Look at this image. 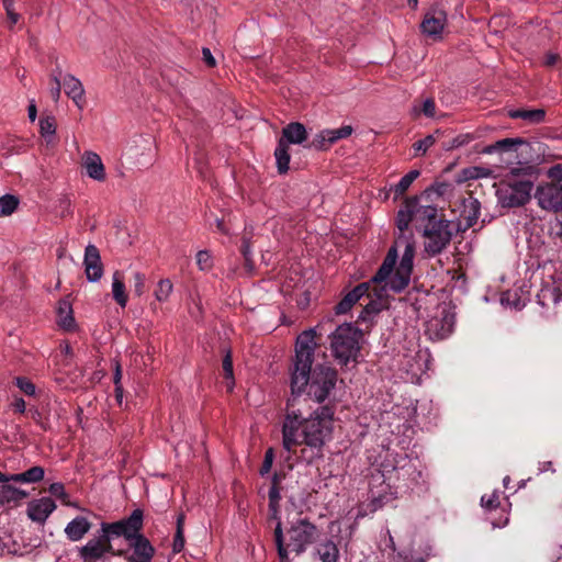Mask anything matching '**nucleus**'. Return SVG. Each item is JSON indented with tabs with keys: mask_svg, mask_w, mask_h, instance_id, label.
<instances>
[{
	"mask_svg": "<svg viewBox=\"0 0 562 562\" xmlns=\"http://www.w3.org/2000/svg\"><path fill=\"white\" fill-rule=\"evenodd\" d=\"M307 139V131L302 123H289L282 130V135L279 143H283L289 147L290 144L301 145Z\"/></svg>",
	"mask_w": 562,
	"mask_h": 562,
	"instance_id": "nucleus-23",
	"label": "nucleus"
},
{
	"mask_svg": "<svg viewBox=\"0 0 562 562\" xmlns=\"http://www.w3.org/2000/svg\"><path fill=\"white\" fill-rule=\"evenodd\" d=\"M524 140L521 138H504L497 140L496 143L486 146L482 153L483 154H492L498 150H509L517 145H521Z\"/></svg>",
	"mask_w": 562,
	"mask_h": 562,
	"instance_id": "nucleus-36",
	"label": "nucleus"
},
{
	"mask_svg": "<svg viewBox=\"0 0 562 562\" xmlns=\"http://www.w3.org/2000/svg\"><path fill=\"white\" fill-rule=\"evenodd\" d=\"M296 397L288 402V413L282 425V445L291 452L294 447L304 446L301 458L313 463L324 457V447L331 439L335 409L330 405L315 408L308 417L294 409Z\"/></svg>",
	"mask_w": 562,
	"mask_h": 562,
	"instance_id": "nucleus-1",
	"label": "nucleus"
},
{
	"mask_svg": "<svg viewBox=\"0 0 562 562\" xmlns=\"http://www.w3.org/2000/svg\"><path fill=\"white\" fill-rule=\"evenodd\" d=\"M85 273L90 282L99 281L103 276V265L99 249L89 244L85 249L83 258Z\"/></svg>",
	"mask_w": 562,
	"mask_h": 562,
	"instance_id": "nucleus-15",
	"label": "nucleus"
},
{
	"mask_svg": "<svg viewBox=\"0 0 562 562\" xmlns=\"http://www.w3.org/2000/svg\"><path fill=\"white\" fill-rule=\"evenodd\" d=\"M58 325L64 329H71L75 325V318L72 316V307L68 300H60L57 307Z\"/></svg>",
	"mask_w": 562,
	"mask_h": 562,
	"instance_id": "nucleus-26",
	"label": "nucleus"
},
{
	"mask_svg": "<svg viewBox=\"0 0 562 562\" xmlns=\"http://www.w3.org/2000/svg\"><path fill=\"white\" fill-rule=\"evenodd\" d=\"M44 468L36 465L26 470L25 472L10 475V481L21 483H36L44 479Z\"/></svg>",
	"mask_w": 562,
	"mask_h": 562,
	"instance_id": "nucleus-31",
	"label": "nucleus"
},
{
	"mask_svg": "<svg viewBox=\"0 0 562 562\" xmlns=\"http://www.w3.org/2000/svg\"><path fill=\"white\" fill-rule=\"evenodd\" d=\"M63 87L67 97H69L78 109L82 110L86 103L85 88L81 81L71 74H67L63 78Z\"/></svg>",
	"mask_w": 562,
	"mask_h": 562,
	"instance_id": "nucleus-21",
	"label": "nucleus"
},
{
	"mask_svg": "<svg viewBox=\"0 0 562 562\" xmlns=\"http://www.w3.org/2000/svg\"><path fill=\"white\" fill-rule=\"evenodd\" d=\"M101 531L104 539L111 542L112 537H124L123 526L121 520L115 522H103L101 525Z\"/></svg>",
	"mask_w": 562,
	"mask_h": 562,
	"instance_id": "nucleus-41",
	"label": "nucleus"
},
{
	"mask_svg": "<svg viewBox=\"0 0 562 562\" xmlns=\"http://www.w3.org/2000/svg\"><path fill=\"white\" fill-rule=\"evenodd\" d=\"M353 132L351 125H344L336 130H323L306 146L316 150H327L333 144L339 139L349 137Z\"/></svg>",
	"mask_w": 562,
	"mask_h": 562,
	"instance_id": "nucleus-10",
	"label": "nucleus"
},
{
	"mask_svg": "<svg viewBox=\"0 0 562 562\" xmlns=\"http://www.w3.org/2000/svg\"><path fill=\"white\" fill-rule=\"evenodd\" d=\"M55 508L56 504L50 497H42L29 504L27 516L33 521L44 524Z\"/></svg>",
	"mask_w": 562,
	"mask_h": 562,
	"instance_id": "nucleus-17",
	"label": "nucleus"
},
{
	"mask_svg": "<svg viewBox=\"0 0 562 562\" xmlns=\"http://www.w3.org/2000/svg\"><path fill=\"white\" fill-rule=\"evenodd\" d=\"M282 480H283V475L279 474V473H274L272 475V479H271V486L270 487L280 486Z\"/></svg>",
	"mask_w": 562,
	"mask_h": 562,
	"instance_id": "nucleus-64",
	"label": "nucleus"
},
{
	"mask_svg": "<svg viewBox=\"0 0 562 562\" xmlns=\"http://www.w3.org/2000/svg\"><path fill=\"white\" fill-rule=\"evenodd\" d=\"M2 3L9 21V29H12L20 21L21 15L15 10L14 0H2Z\"/></svg>",
	"mask_w": 562,
	"mask_h": 562,
	"instance_id": "nucleus-44",
	"label": "nucleus"
},
{
	"mask_svg": "<svg viewBox=\"0 0 562 562\" xmlns=\"http://www.w3.org/2000/svg\"><path fill=\"white\" fill-rule=\"evenodd\" d=\"M143 519L144 514L139 508L134 509L127 518L121 519L124 538L127 540V542H132L139 536H144L140 533L143 528Z\"/></svg>",
	"mask_w": 562,
	"mask_h": 562,
	"instance_id": "nucleus-22",
	"label": "nucleus"
},
{
	"mask_svg": "<svg viewBox=\"0 0 562 562\" xmlns=\"http://www.w3.org/2000/svg\"><path fill=\"white\" fill-rule=\"evenodd\" d=\"M493 171L486 167L472 166L462 170L464 180H474L491 177Z\"/></svg>",
	"mask_w": 562,
	"mask_h": 562,
	"instance_id": "nucleus-40",
	"label": "nucleus"
},
{
	"mask_svg": "<svg viewBox=\"0 0 562 562\" xmlns=\"http://www.w3.org/2000/svg\"><path fill=\"white\" fill-rule=\"evenodd\" d=\"M317 554L322 562H337L339 551L331 540H327L318 546Z\"/></svg>",
	"mask_w": 562,
	"mask_h": 562,
	"instance_id": "nucleus-34",
	"label": "nucleus"
},
{
	"mask_svg": "<svg viewBox=\"0 0 562 562\" xmlns=\"http://www.w3.org/2000/svg\"><path fill=\"white\" fill-rule=\"evenodd\" d=\"M40 132L41 135L46 138L47 143L50 142L52 137H54L56 133V124L54 117H44L40 121Z\"/></svg>",
	"mask_w": 562,
	"mask_h": 562,
	"instance_id": "nucleus-42",
	"label": "nucleus"
},
{
	"mask_svg": "<svg viewBox=\"0 0 562 562\" xmlns=\"http://www.w3.org/2000/svg\"><path fill=\"white\" fill-rule=\"evenodd\" d=\"M456 325V312L450 304L438 305L425 324V334L431 340H442L451 335Z\"/></svg>",
	"mask_w": 562,
	"mask_h": 562,
	"instance_id": "nucleus-5",
	"label": "nucleus"
},
{
	"mask_svg": "<svg viewBox=\"0 0 562 562\" xmlns=\"http://www.w3.org/2000/svg\"><path fill=\"white\" fill-rule=\"evenodd\" d=\"M423 113L428 116L432 117L436 113V104L432 99H426L423 104Z\"/></svg>",
	"mask_w": 562,
	"mask_h": 562,
	"instance_id": "nucleus-55",
	"label": "nucleus"
},
{
	"mask_svg": "<svg viewBox=\"0 0 562 562\" xmlns=\"http://www.w3.org/2000/svg\"><path fill=\"white\" fill-rule=\"evenodd\" d=\"M402 245L404 246V252L402 257L414 260L415 246L414 243L411 241L409 237L401 235L396 240V246Z\"/></svg>",
	"mask_w": 562,
	"mask_h": 562,
	"instance_id": "nucleus-45",
	"label": "nucleus"
},
{
	"mask_svg": "<svg viewBox=\"0 0 562 562\" xmlns=\"http://www.w3.org/2000/svg\"><path fill=\"white\" fill-rule=\"evenodd\" d=\"M27 497V493L12 485L3 484L0 486V504L19 503Z\"/></svg>",
	"mask_w": 562,
	"mask_h": 562,
	"instance_id": "nucleus-29",
	"label": "nucleus"
},
{
	"mask_svg": "<svg viewBox=\"0 0 562 562\" xmlns=\"http://www.w3.org/2000/svg\"><path fill=\"white\" fill-rule=\"evenodd\" d=\"M412 270L413 260L402 257L398 267L395 269V272L390 281L386 282L384 289L390 288L393 292L396 293L403 291L409 283Z\"/></svg>",
	"mask_w": 562,
	"mask_h": 562,
	"instance_id": "nucleus-16",
	"label": "nucleus"
},
{
	"mask_svg": "<svg viewBox=\"0 0 562 562\" xmlns=\"http://www.w3.org/2000/svg\"><path fill=\"white\" fill-rule=\"evenodd\" d=\"M134 278V294L142 296L145 292V276L140 272H135Z\"/></svg>",
	"mask_w": 562,
	"mask_h": 562,
	"instance_id": "nucleus-52",
	"label": "nucleus"
},
{
	"mask_svg": "<svg viewBox=\"0 0 562 562\" xmlns=\"http://www.w3.org/2000/svg\"><path fill=\"white\" fill-rule=\"evenodd\" d=\"M374 295L378 297L376 300L372 299L371 295L369 296V302L364 305V308L362 310L361 314L359 315V318L362 321L369 319L372 315L378 314L382 308L384 307V303L382 299L386 296V292L380 297L378 293L380 292V288L374 286L373 289Z\"/></svg>",
	"mask_w": 562,
	"mask_h": 562,
	"instance_id": "nucleus-28",
	"label": "nucleus"
},
{
	"mask_svg": "<svg viewBox=\"0 0 562 562\" xmlns=\"http://www.w3.org/2000/svg\"><path fill=\"white\" fill-rule=\"evenodd\" d=\"M122 380V368L121 364L116 361L114 367V375H113V382L114 386L121 385Z\"/></svg>",
	"mask_w": 562,
	"mask_h": 562,
	"instance_id": "nucleus-60",
	"label": "nucleus"
},
{
	"mask_svg": "<svg viewBox=\"0 0 562 562\" xmlns=\"http://www.w3.org/2000/svg\"><path fill=\"white\" fill-rule=\"evenodd\" d=\"M273 459H274L273 449L269 448L265 453V459H263L262 465L259 471L261 475H266L270 472L272 464H273Z\"/></svg>",
	"mask_w": 562,
	"mask_h": 562,
	"instance_id": "nucleus-51",
	"label": "nucleus"
},
{
	"mask_svg": "<svg viewBox=\"0 0 562 562\" xmlns=\"http://www.w3.org/2000/svg\"><path fill=\"white\" fill-rule=\"evenodd\" d=\"M531 167L513 168L496 187L497 202L503 207H519L525 205L531 198L533 188L532 181L520 178V175H528Z\"/></svg>",
	"mask_w": 562,
	"mask_h": 562,
	"instance_id": "nucleus-3",
	"label": "nucleus"
},
{
	"mask_svg": "<svg viewBox=\"0 0 562 562\" xmlns=\"http://www.w3.org/2000/svg\"><path fill=\"white\" fill-rule=\"evenodd\" d=\"M548 177L557 182L562 181V164H555L548 169Z\"/></svg>",
	"mask_w": 562,
	"mask_h": 562,
	"instance_id": "nucleus-54",
	"label": "nucleus"
},
{
	"mask_svg": "<svg viewBox=\"0 0 562 562\" xmlns=\"http://www.w3.org/2000/svg\"><path fill=\"white\" fill-rule=\"evenodd\" d=\"M11 405L15 412H19V413L25 412V401L22 397H16Z\"/></svg>",
	"mask_w": 562,
	"mask_h": 562,
	"instance_id": "nucleus-61",
	"label": "nucleus"
},
{
	"mask_svg": "<svg viewBox=\"0 0 562 562\" xmlns=\"http://www.w3.org/2000/svg\"><path fill=\"white\" fill-rule=\"evenodd\" d=\"M16 386L26 395L32 396L35 394V385L26 378H16L15 379Z\"/></svg>",
	"mask_w": 562,
	"mask_h": 562,
	"instance_id": "nucleus-50",
	"label": "nucleus"
},
{
	"mask_svg": "<svg viewBox=\"0 0 562 562\" xmlns=\"http://www.w3.org/2000/svg\"><path fill=\"white\" fill-rule=\"evenodd\" d=\"M538 206L547 212L562 211V184L559 182L540 183L533 194Z\"/></svg>",
	"mask_w": 562,
	"mask_h": 562,
	"instance_id": "nucleus-8",
	"label": "nucleus"
},
{
	"mask_svg": "<svg viewBox=\"0 0 562 562\" xmlns=\"http://www.w3.org/2000/svg\"><path fill=\"white\" fill-rule=\"evenodd\" d=\"M183 526H184V515L179 514L177 517V530H176L173 544H172L173 553H179L184 548Z\"/></svg>",
	"mask_w": 562,
	"mask_h": 562,
	"instance_id": "nucleus-38",
	"label": "nucleus"
},
{
	"mask_svg": "<svg viewBox=\"0 0 562 562\" xmlns=\"http://www.w3.org/2000/svg\"><path fill=\"white\" fill-rule=\"evenodd\" d=\"M50 80L53 83L49 89L50 97L54 102H58L61 94L63 79L60 80L57 75H52Z\"/></svg>",
	"mask_w": 562,
	"mask_h": 562,
	"instance_id": "nucleus-49",
	"label": "nucleus"
},
{
	"mask_svg": "<svg viewBox=\"0 0 562 562\" xmlns=\"http://www.w3.org/2000/svg\"><path fill=\"white\" fill-rule=\"evenodd\" d=\"M560 55L557 53L548 52L544 55L543 65L547 67H553L560 61Z\"/></svg>",
	"mask_w": 562,
	"mask_h": 562,
	"instance_id": "nucleus-56",
	"label": "nucleus"
},
{
	"mask_svg": "<svg viewBox=\"0 0 562 562\" xmlns=\"http://www.w3.org/2000/svg\"><path fill=\"white\" fill-rule=\"evenodd\" d=\"M362 333L351 324L339 325L329 336L333 356L340 364L356 360L360 351Z\"/></svg>",
	"mask_w": 562,
	"mask_h": 562,
	"instance_id": "nucleus-4",
	"label": "nucleus"
},
{
	"mask_svg": "<svg viewBox=\"0 0 562 562\" xmlns=\"http://www.w3.org/2000/svg\"><path fill=\"white\" fill-rule=\"evenodd\" d=\"M202 55H203V61L209 66V67H215L216 66V60L214 58V56L212 55L210 48L207 47H204L202 49Z\"/></svg>",
	"mask_w": 562,
	"mask_h": 562,
	"instance_id": "nucleus-57",
	"label": "nucleus"
},
{
	"mask_svg": "<svg viewBox=\"0 0 562 562\" xmlns=\"http://www.w3.org/2000/svg\"><path fill=\"white\" fill-rule=\"evenodd\" d=\"M49 493L58 498H60L64 504L68 505L69 503L66 501L68 494L65 491V487L61 483H53L48 488Z\"/></svg>",
	"mask_w": 562,
	"mask_h": 562,
	"instance_id": "nucleus-53",
	"label": "nucleus"
},
{
	"mask_svg": "<svg viewBox=\"0 0 562 562\" xmlns=\"http://www.w3.org/2000/svg\"><path fill=\"white\" fill-rule=\"evenodd\" d=\"M499 494L497 492H493L490 495H483L481 497V505L483 508L487 510L496 509L499 506Z\"/></svg>",
	"mask_w": 562,
	"mask_h": 562,
	"instance_id": "nucleus-46",
	"label": "nucleus"
},
{
	"mask_svg": "<svg viewBox=\"0 0 562 562\" xmlns=\"http://www.w3.org/2000/svg\"><path fill=\"white\" fill-rule=\"evenodd\" d=\"M409 205L413 207V218H415V225L419 226H431L434 222H438L437 213L438 210L434 205H420L417 198L409 199Z\"/></svg>",
	"mask_w": 562,
	"mask_h": 562,
	"instance_id": "nucleus-18",
	"label": "nucleus"
},
{
	"mask_svg": "<svg viewBox=\"0 0 562 562\" xmlns=\"http://www.w3.org/2000/svg\"><path fill=\"white\" fill-rule=\"evenodd\" d=\"M196 265L203 271H207L212 268V256L206 250H200L196 254Z\"/></svg>",
	"mask_w": 562,
	"mask_h": 562,
	"instance_id": "nucleus-48",
	"label": "nucleus"
},
{
	"mask_svg": "<svg viewBox=\"0 0 562 562\" xmlns=\"http://www.w3.org/2000/svg\"><path fill=\"white\" fill-rule=\"evenodd\" d=\"M436 139L432 135H428L425 138L414 143L413 148L416 151V156L424 155L434 144Z\"/></svg>",
	"mask_w": 562,
	"mask_h": 562,
	"instance_id": "nucleus-47",
	"label": "nucleus"
},
{
	"mask_svg": "<svg viewBox=\"0 0 562 562\" xmlns=\"http://www.w3.org/2000/svg\"><path fill=\"white\" fill-rule=\"evenodd\" d=\"M106 553L116 554L108 539L101 535L98 538L90 539L79 549V557L83 562H98Z\"/></svg>",
	"mask_w": 562,
	"mask_h": 562,
	"instance_id": "nucleus-11",
	"label": "nucleus"
},
{
	"mask_svg": "<svg viewBox=\"0 0 562 562\" xmlns=\"http://www.w3.org/2000/svg\"><path fill=\"white\" fill-rule=\"evenodd\" d=\"M241 252H243L246 261H249L250 246H249V243L246 239H244V241H243Z\"/></svg>",
	"mask_w": 562,
	"mask_h": 562,
	"instance_id": "nucleus-63",
	"label": "nucleus"
},
{
	"mask_svg": "<svg viewBox=\"0 0 562 562\" xmlns=\"http://www.w3.org/2000/svg\"><path fill=\"white\" fill-rule=\"evenodd\" d=\"M274 157L279 173H286L289 170V164L291 159L289 147L285 146L283 143L278 142V146L274 150Z\"/></svg>",
	"mask_w": 562,
	"mask_h": 562,
	"instance_id": "nucleus-32",
	"label": "nucleus"
},
{
	"mask_svg": "<svg viewBox=\"0 0 562 562\" xmlns=\"http://www.w3.org/2000/svg\"><path fill=\"white\" fill-rule=\"evenodd\" d=\"M396 260H397L396 247H391L382 266L379 268L376 273L371 279V282H373L375 284V286H378L379 284H382L380 286V292L378 293V295L380 297L384 294V292H387V290H391L390 288H385V290H383V289L386 285V282L390 281V279L393 277V274L395 272L394 266L396 263Z\"/></svg>",
	"mask_w": 562,
	"mask_h": 562,
	"instance_id": "nucleus-14",
	"label": "nucleus"
},
{
	"mask_svg": "<svg viewBox=\"0 0 562 562\" xmlns=\"http://www.w3.org/2000/svg\"><path fill=\"white\" fill-rule=\"evenodd\" d=\"M82 166L89 178L102 182L106 178L105 167L101 157L94 151H85L82 155Z\"/></svg>",
	"mask_w": 562,
	"mask_h": 562,
	"instance_id": "nucleus-19",
	"label": "nucleus"
},
{
	"mask_svg": "<svg viewBox=\"0 0 562 562\" xmlns=\"http://www.w3.org/2000/svg\"><path fill=\"white\" fill-rule=\"evenodd\" d=\"M411 206L409 199H407L404 206L397 213L396 226L402 234L408 228L411 223L415 224V218H413V207Z\"/></svg>",
	"mask_w": 562,
	"mask_h": 562,
	"instance_id": "nucleus-33",
	"label": "nucleus"
},
{
	"mask_svg": "<svg viewBox=\"0 0 562 562\" xmlns=\"http://www.w3.org/2000/svg\"><path fill=\"white\" fill-rule=\"evenodd\" d=\"M172 283L168 279H162L158 282L157 289L155 291V296L159 302H165L168 300L172 292Z\"/></svg>",
	"mask_w": 562,
	"mask_h": 562,
	"instance_id": "nucleus-43",
	"label": "nucleus"
},
{
	"mask_svg": "<svg viewBox=\"0 0 562 562\" xmlns=\"http://www.w3.org/2000/svg\"><path fill=\"white\" fill-rule=\"evenodd\" d=\"M29 119L34 122L37 115V109L34 102H31L27 108Z\"/></svg>",
	"mask_w": 562,
	"mask_h": 562,
	"instance_id": "nucleus-62",
	"label": "nucleus"
},
{
	"mask_svg": "<svg viewBox=\"0 0 562 562\" xmlns=\"http://www.w3.org/2000/svg\"><path fill=\"white\" fill-rule=\"evenodd\" d=\"M447 25V13L440 8H431L420 24L422 32L432 38L440 37Z\"/></svg>",
	"mask_w": 562,
	"mask_h": 562,
	"instance_id": "nucleus-13",
	"label": "nucleus"
},
{
	"mask_svg": "<svg viewBox=\"0 0 562 562\" xmlns=\"http://www.w3.org/2000/svg\"><path fill=\"white\" fill-rule=\"evenodd\" d=\"M452 235L451 223L447 220L440 218L438 222H434L431 226H425V251L429 256L440 254L451 241Z\"/></svg>",
	"mask_w": 562,
	"mask_h": 562,
	"instance_id": "nucleus-7",
	"label": "nucleus"
},
{
	"mask_svg": "<svg viewBox=\"0 0 562 562\" xmlns=\"http://www.w3.org/2000/svg\"><path fill=\"white\" fill-rule=\"evenodd\" d=\"M480 216V202L476 199H469L464 203V209L461 213V217L465 222V228L474 226Z\"/></svg>",
	"mask_w": 562,
	"mask_h": 562,
	"instance_id": "nucleus-30",
	"label": "nucleus"
},
{
	"mask_svg": "<svg viewBox=\"0 0 562 562\" xmlns=\"http://www.w3.org/2000/svg\"><path fill=\"white\" fill-rule=\"evenodd\" d=\"M59 209L61 210V216L71 214V203L68 198H64L59 201Z\"/></svg>",
	"mask_w": 562,
	"mask_h": 562,
	"instance_id": "nucleus-59",
	"label": "nucleus"
},
{
	"mask_svg": "<svg viewBox=\"0 0 562 562\" xmlns=\"http://www.w3.org/2000/svg\"><path fill=\"white\" fill-rule=\"evenodd\" d=\"M20 203L18 196L4 194L0 196V216H10L15 212Z\"/></svg>",
	"mask_w": 562,
	"mask_h": 562,
	"instance_id": "nucleus-37",
	"label": "nucleus"
},
{
	"mask_svg": "<svg viewBox=\"0 0 562 562\" xmlns=\"http://www.w3.org/2000/svg\"><path fill=\"white\" fill-rule=\"evenodd\" d=\"M510 119H520L528 124H540L546 120V111L543 109H512L508 111Z\"/></svg>",
	"mask_w": 562,
	"mask_h": 562,
	"instance_id": "nucleus-25",
	"label": "nucleus"
},
{
	"mask_svg": "<svg viewBox=\"0 0 562 562\" xmlns=\"http://www.w3.org/2000/svg\"><path fill=\"white\" fill-rule=\"evenodd\" d=\"M315 336L316 330L311 328L296 338L295 357L291 371V392L293 396L301 395L308 386L307 395L303 398V402L314 400L322 403L335 387L337 372L327 364H318L312 372L314 351L317 346Z\"/></svg>",
	"mask_w": 562,
	"mask_h": 562,
	"instance_id": "nucleus-2",
	"label": "nucleus"
},
{
	"mask_svg": "<svg viewBox=\"0 0 562 562\" xmlns=\"http://www.w3.org/2000/svg\"><path fill=\"white\" fill-rule=\"evenodd\" d=\"M269 518L277 521L274 528V542L277 544L280 562H290L283 544V531L280 520L281 486L270 487L269 493Z\"/></svg>",
	"mask_w": 562,
	"mask_h": 562,
	"instance_id": "nucleus-9",
	"label": "nucleus"
},
{
	"mask_svg": "<svg viewBox=\"0 0 562 562\" xmlns=\"http://www.w3.org/2000/svg\"><path fill=\"white\" fill-rule=\"evenodd\" d=\"M473 139V137L469 134H465V135H459L457 136L453 142H452V146L453 147H460V146H463L468 143H470L471 140Z\"/></svg>",
	"mask_w": 562,
	"mask_h": 562,
	"instance_id": "nucleus-58",
	"label": "nucleus"
},
{
	"mask_svg": "<svg viewBox=\"0 0 562 562\" xmlns=\"http://www.w3.org/2000/svg\"><path fill=\"white\" fill-rule=\"evenodd\" d=\"M131 549L130 554L124 551H119L117 555H125L127 562H151L155 555V548L145 536H139L134 541L128 542Z\"/></svg>",
	"mask_w": 562,
	"mask_h": 562,
	"instance_id": "nucleus-12",
	"label": "nucleus"
},
{
	"mask_svg": "<svg viewBox=\"0 0 562 562\" xmlns=\"http://www.w3.org/2000/svg\"><path fill=\"white\" fill-rule=\"evenodd\" d=\"M370 283L363 282L348 292L344 299L335 306L336 314H346L364 295L370 296Z\"/></svg>",
	"mask_w": 562,
	"mask_h": 562,
	"instance_id": "nucleus-20",
	"label": "nucleus"
},
{
	"mask_svg": "<svg viewBox=\"0 0 562 562\" xmlns=\"http://www.w3.org/2000/svg\"><path fill=\"white\" fill-rule=\"evenodd\" d=\"M92 524L83 516H77L65 527V535L70 541L81 540L91 529Z\"/></svg>",
	"mask_w": 562,
	"mask_h": 562,
	"instance_id": "nucleus-24",
	"label": "nucleus"
},
{
	"mask_svg": "<svg viewBox=\"0 0 562 562\" xmlns=\"http://www.w3.org/2000/svg\"><path fill=\"white\" fill-rule=\"evenodd\" d=\"M222 368L224 372V379H225V385L228 392H232L235 386V378H234V371H233V359H232V352L231 350H226L223 361H222Z\"/></svg>",
	"mask_w": 562,
	"mask_h": 562,
	"instance_id": "nucleus-35",
	"label": "nucleus"
},
{
	"mask_svg": "<svg viewBox=\"0 0 562 562\" xmlns=\"http://www.w3.org/2000/svg\"><path fill=\"white\" fill-rule=\"evenodd\" d=\"M318 537L317 527L307 519H299L286 531V543L283 542L286 552L290 550L296 554L303 553ZM289 558V554L286 553Z\"/></svg>",
	"mask_w": 562,
	"mask_h": 562,
	"instance_id": "nucleus-6",
	"label": "nucleus"
},
{
	"mask_svg": "<svg viewBox=\"0 0 562 562\" xmlns=\"http://www.w3.org/2000/svg\"><path fill=\"white\" fill-rule=\"evenodd\" d=\"M112 295L114 301L121 306L125 307L127 304V294L125 292V284L123 273L115 271L112 277Z\"/></svg>",
	"mask_w": 562,
	"mask_h": 562,
	"instance_id": "nucleus-27",
	"label": "nucleus"
},
{
	"mask_svg": "<svg viewBox=\"0 0 562 562\" xmlns=\"http://www.w3.org/2000/svg\"><path fill=\"white\" fill-rule=\"evenodd\" d=\"M420 172L418 170H411L406 173L398 183L394 187V193L396 196L403 195L411 184L419 177Z\"/></svg>",
	"mask_w": 562,
	"mask_h": 562,
	"instance_id": "nucleus-39",
	"label": "nucleus"
}]
</instances>
